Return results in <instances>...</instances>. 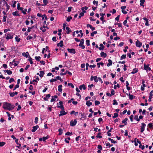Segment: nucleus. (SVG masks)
Returning <instances> with one entry per match:
<instances>
[{
	"label": "nucleus",
	"mask_w": 153,
	"mask_h": 153,
	"mask_svg": "<svg viewBox=\"0 0 153 153\" xmlns=\"http://www.w3.org/2000/svg\"><path fill=\"white\" fill-rule=\"evenodd\" d=\"M14 107L15 106L14 105H11L10 103H8L7 102L3 103V108L5 109L11 111L13 109Z\"/></svg>",
	"instance_id": "1"
},
{
	"label": "nucleus",
	"mask_w": 153,
	"mask_h": 153,
	"mask_svg": "<svg viewBox=\"0 0 153 153\" xmlns=\"http://www.w3.org/2000/svg\"><path fill=\"white\" fill-rule=\"evenodd\" d=\"M49 138V135H48L46 137H44L42 138H40L39 139V141H43L45 142L46 140Z\"/></svg>",
	"instance_id": "2"
},
{
	"label": "nucleus",
	"mask_w": 153,
	"mask_h": 153,
	"mask_svg": "<svg viewBox=\"0 0 153 153\" xmlns=\"http://www.w3.org/2000/svg\"><path fill=\"white\" fill-rule=\"evenodd\" d=\"M77 123V121L76 119L73 120H71L70 122V125L72 126H74Z\"/></svg>",
	"instance_id": "3"
},
{
	"label": "nucleus",
	"mask_w": 153,
	"mask_h": 153,
	"mask_svg": "<svg viewBox=\"0 0 153 153\" xmlns=\"http://www.w3.org/2000/svg\"><path fill=\"white\" fill-rule=\"evenodd\" d=\"M149 65L144 64V69L147 71L148 70L150 71L151 70V68L149 67Z\"/></svg>",
	"instance_id": "4"
},
{
	"label": "nucleus",
	"mask_w": 153,
	"mask_h": 153,
	"mask_svg": "<svg viewBox=\"0 0 153 153\" xmlns=\"http://www.w3.org/2000/svg\"><path fill=\"white\" fill-rule=\"evenodd\" d=\"M136 46L137 47H140L142 46V43L140 42V41L137 40L135 43Z\"/></svg>",
	"instance_id": "5"
},
{
	"label": "nucleus",
	"mask_w": 153,
	"mask_h": 153,
	"mask_svg": "<svg viewBox=\"0 0 153 153\" xmlns=\"http://www.w3.org/2000/svg\"><path fill=\"white\" fill-rule=\"evenodd\" d=\"M142 126L140 128V132H143L144 130V128L146 126V125L144 123H141Z\"/></svg>",
	"instance_id": "6"
},
{
	"label": "nucleus",
	"mask_w": 153,
	"mask_h": 153,
	"mask_svg": "<svg viewBox=\"0 0 153 153\" xmlns=\"http://www.w3.org/2000/svg\"><path fill=\"white\" fill-rule=\"evenodd\" d=\"M67 50L68 52L71 53L75 54L76 53L75 50L74 48H68Z\"/></svg>",
	"instance_id": "7"
},
{
	"label": "nucleus",
	"mask_w": 153,
	"mask_h": 153,
	"mask_svg": "<svg viewBox=\"0 0 153 153\" xmlns=\"http://www.w3.org/2000/svg\"><path fill=\"white\" fill-rule=\"evenodd\" d=\"M126 7V6H122L121 7V9H122V12L123 14H126L127 13V11H124V10H125V9Z\"/></svg>",
	"instance_id": "8"
},
{
	"label": "nucleus",
	"mask_w": 153,
	"mask_h": 153,
	"mask_svg": "<svg viewBox=\"0 0 153 153\" xmlns=\"http://www.w3.org/2000/svg\"><path fill=\"white\" fill-rule=\"evenodd\" d=\"M142 85L141 87V90L143 91L144 90V87H146V85L145 84V81L144 80H142Z\"/></svg>",
	"instance_id": "9"
},
{
	"label": "nucleus",
	"mask_w": 153,
	"mask_h": 153,
	"mask_svg": "<svg viewBox=\"0 0 153 153\" xmlns=\"http://www.w3.org/2000/svg\"><path fill=\"white\" fill-rule=\"evenodd\" d=\"M39 126L38 125H36L35 126H34L32 127L33 129H32L31 131L33 132H35L37 130V129L39 128Z\"/></svg>",
	"instance_id": "10"
},
{
	"label": "nucleus",
	"mask_w": 153,
	"mask_h": 153,
	"mask_svg": "<svg viewBox=\"0 0 153 153\" xmlns=\"http://www.w3.org/2000/svg\"><path fill=\"white\" fill-rule=\"evenodd\" d=\"M67 113L65 112V111H60V114L59 115V117L64 115L67 114Z\"/></svg>",
	"instance_id": "11"
},
{
	"label": "nucleus",
	"mask_w": 153,
	"mask_h": 153,
	"mask_svg": "<svg viewBox=\"0 0 153 153\" xmlns=\"http://www.w3.org/2000/svg\"><path fill=\"white\" fill-rule=\"evenodd\" d=\"M4 72L7 73L8 75H10L12 74V72L10 70H3Z\"/></svg>",
	"instance_id": "12"
},
{
	"label": "nucleus",
	"mask_w": 153,
	"mask_h": 153,
	"mask_svg": "<svg viewBox=\"0 0 153 153\" xmlns=\"http://www.w3.org/2000/svg\"><path fill=\"white\" fill-rule=\"evenodd\" d=\"M22 55L26 58L28 57V56H29V54L27 52L26 53H22Z\"/></svg>",
	"instance_id": "13"
},
{
	"label": "nucleus",
	"mask_w": 153,
	"mask_h": 153,
	"mask_svg": "<svg viewBox=\"0 0 153 153\" xmlns=\"http://www.w3.org/2000/svg\"><path fill=\"white\" fill-rule=\"evenodd\" d=\"M100 54L101 57L104 58L106 57L107 56V54L103 52H101Z\"/></svg>",
	"instance_id": "14"
},
{
	"label": "nucleus",
	"mask_w": 153,
	"mask_h": 153,
	"mask_svg": "<svg viewBox=\"0 0 153 153\" xmlns=\"http://www.w3.org/2000/svg\"><path fill=\"white\" fill-rule=\"evenodd\" d=\"M63 41L62 40H61L60 41L59 43L57 44V45L58 47L60 46L61 47H62L63 46Z\"/></svg>",
	"instance_id": "15"
},
{
	"label": "nucleus",
	"mask_w": 153,
	"mask_h": 153,
	"mask_svg": "<svg viewBox=\"0 0 153 153\" xmlns=\"http://www.w3.org/2000/svg\"><path fill=\"white\" fill-rule=\"evenodd\" d=\"M87 27H89L91 29L92 31H93L95 30V28L93 27L90 24H88L86 25Z\"/></svg>",
	"instance_id": "16"
},
{
	"label": "nucleus",
	"mask_w": 153,
	"mask_h": 153,
	"mask_svg": "<svg viewBox=\"0 0 153 153\" xmlns=\"http://www.w3.org/2000/svg\"><path fill=\"white\" fill-rule=\"evenodd\" d=\"M58 98V96L56 95H55L54 96H52V98L51 100V102H53L55 101L56 100L55 98Z\"/></svg>",
	"instance_id": "17"
},
{
	"label": "nucleus",
	"mask_w": 153,
	"mask_h": 153,
	"mask_svg": "<svg viewBox=\"0 0 153 153\" xmlns=\"http://www.w3.org/2000/svg\"><path fill=\"white\" fill-rule=\"evenodd\" d=\"M13 38V36L11 35L10 34H8L6 37V39H11Z\"/></svg>",
	"instance_id": "18"
},
{
	"label": "nucleus",
	"mask_w": 153,
	"mask_h": 153,
	"mask_svg": "<svg viewBox=\"0 0 153 153\" xmlns=\"http://www.w3.org/2000/svg\"><path fill=\"white\" fill-rule=\"evenodd\" d=\"M51 97V94H48L46 95V97L44 98L43 99L45 101H47L48 100V98Z\"/></svg>",
	"instance_id": "19"
},
{
	"label": "nucleus",
	"mask_w": 153,
	"mask_h": 153,
	"mask_svg": "<svg viewBox=\"0 0 153 153\" xmlns=\"http://www.w3.org/2000/svg\"><path fill=\"white\" fill-rule=\"evenodd\" d=\"M17 9L18 10H20L21 11L24 9L23 7H20V4L19 3H18L17 4Z\"/></svg>",
	"instance_id": "20"
},
{
	"label": "nucleus",
	"mask_w": 153,
	"mask_h": 153,
	"mask_svg": "<svg viewBox=\"0 0 153 153\" xmlns=\"http://www.w3.org/2000/svg\"><path fill=\"white\" fill-rule=\"evenodd\" d=\"M100 15L101 16V17L100 18V20L101 21H103L104 19V16L105 15V14L103 13H100Z\"/></svg>",
	"instance_id": "21"
},
{
	"label": "nucleus",
	"mask_w": 153,
	"mask_h": 153,
	"mask_svg": "<svg viewBox=\"0 0 153 153\" xmlns=\"http://www.w3.org/2000/svg\"><path fill=\"white\" fill-rule=\"evenodd\" d=\"M79 88L80 90H82V88H83L84 90H85L86 89V87H85L84 84H83L82 85H80Z\"/></svg>",
	"instance_id": "22"
},
{
	"label": "nucleus",
	"mask_w": 153,
	"mask_h": 153,
	"mask_svg": "<svg viewBox=\"0 0 153 153\" xmlns=\"http://www.w3.org/2000/svg\"><path fill=\"white\" fill-rule=\"evenodd\" d=\"M12 14L14 16H19L20 15L18 14V12L17 11H16L13 12L12 13Z\"/></svg>",
	"instance_id": "23"
},
{
	"label": "nucleus",
	"mask_w": 153,
	"mask_h": 153,
	"mask_svg": "<svg viewBox=\"0 0 153 153\" xmlns=\"http://www.w3.org/2000/svg\"><path fill=\"white\" fill-rule=\"evenodd\" d=\"M40 74H39V76L41 77H42L45 74V73L43 71H40Z\"/></svg>",
	"instance_id": "24"
},
{
	"label": "nucleus",
	"mask_w": 153,
	"mask_h": 153,
	"mask_svg": "<svg viewBox=\"0 0 153 153\" xmlns=\"http://www.w3.org/2000/svg\"><path fill=\"white\" fill-rule=\"evenodd\" d=\"M66 29L67 30L66 33L67 34H69L70 32H71V30L70 29L69 27H66Z\"/></svg>",
	"instance_id": "25"
},
{
	"label": "nucleus",
	"mask_w": 153,
	"mask_h": 153,
	"mask_svg": "<svg viewBox=\"0 0 153 153\" xmlns=\"http://www.w3.org/2000/svg\"><path fill=\"white\" fill-rule=\"evenodd\" d=\"M100 46L101 47L99 48V49L100 50H103L105 48V46L103 45L102 44H100Z\"/></svg>",
	"instance_id": "26"
},
{
	"label": "nucleus",
	"mask_w": 153,
	"mask_h": 153,
	"mask_svg": "<svg viewBox=\"0 0 153 153\" xmlns=\"http://www.w3.org/2000/svg\"><path fill=\"white\" fill-rule=\"evenodd\" d=\"M108 63L107 64V66L109 67L112 65V61L110 59L108 60Z\"/></svg>",
	"instance_id": "27"
},
{
	"label": "nucleus",
	"mask_w": 153,
	"mask_h": 153,
	"mask_svg": "<svg viewBox=\"0 0 153 153\" xmlns=\"http://www.w3.org/2000/svg\"><path fill=\"white\" fill-rule=\"evenodd\" d=\"M145 2V0H140V5L141 6L144 7V2Z\"/></svg>",
	"instance_id": "28"
},
{
	"label": "nucleus",
	"mask_w": 153,
	"mask_h": 153,
	"mask_svg": "<svg viewBox=\"0 0 153 153\" xmlns=\"http://www.w3.org/2000/svg\"><path fill=\"white\" fill-rule=\"evenodd\" d=\"M92 104V102H90L89 100L87 101L86 103V105L88 107H89L90 105H91Z\"/></svg>",
	"instance_id": "29"
},
{
	"label": "nucleus",
	"mask_w": 153,
	"mask_h": 153,
	"mask_svg": "<svg viewBox=\"0 0 153 153\" xmlns=\"http://www.w3.org/2000/svg\"><path fill=\"white\" fill-rule=\"evenodd\" d=\"M128 120V118H125L122 121V123H124L125 124L124 125H126L127 124V121Z\"/></svg>",
	"instance_id": "30"
},
{
	"label": "nucleus",
	"mask_w": 153,
	"mask_h": 153,
	"mask_svg": "<svg viewBox=\"0 0 153 153\" xmlns=\"http://www.w3.org/2000/svg\"><path fill=\"white\" fill-rule=\"evenodd\" d=\"M28 58H29V59H28V60L29 61L30 63L31 64H32L33 63V62L32 61V59L31 57L30 56H28Z\"/></svg>",
	"instance_id": "31"
},
{
	"label": "nucleus",
	"mask_w": 153,
	"mask_h": 153,
	"mask_svg": "<svg viewBox=\"0 0 153 153\" xmlns=\"http://www.w3.org/2000/svg\"><path fill=\"white\" fill-rule=\"evenodd\" d=\"M104 64L103 62H100L98 63L97 64V65L98 68H99L100 67V65H101L102 66H103L104 65Z\"/></svg>",
	"instance_id": "32"
},
{
	"label": "nucleus",
	"mask_w": 153,
	"mask_h": 153,
	"mask_svg": "<svg viewBox=\"0 0 153 153\" xmlns=\"http://www.w3.org/2000/svg\"><path fill=\"white\" fill-rule=\"evenodd\" d=\"M57 108H59L61 109V111H64V108L63 105H61V106H59L58 105L57 106Z\"/></svg>",
	"instance_id": "33"
},
{
	"label": "nucleus",
	"mask_w": 153,
	"mask_h": 153,
	"mask_svg": "<svg viewBox=\"0 0 153 153\" xmlns=\"http://www.w3.org/2000/svg\"><path fill=\"white\" fill-rule=\"evenodd\" d=\"M71 140V138L69 137H68L67 138H65V141L67 143H69V142L68 140Z\"/></svg>",
	"instance_id": "34"
},
{
	"label": "nucleus",
	"mask_w": 153,
	"mask_h": 153,
	"mask_svg": "<svg viewBox=\"0 0 153 153\" xmlns=\"http://www.w3.org/2000/svg\"><path fill=\"white\" fill-rule=\"evenodd\" d=\"M139 148L141 149L142 150H143L145 149V146L144 145H142L141 143L139 144Z\"/></svg>",
	"instance_id": "35"
},
{
	"label": "nucleus",
	"mask_w": 153,
	"mask_h": 153,
	"mask_svg": "<svg viewBox=\"0 0 153 153\" xmlns=\"http://www.w3.org/2000/svg\"><path fill=\"white\" fill-rule=\"evenodd\" d=\"M43 4L42 6H46L48 4V0H43Z\"/></svg>",
	"instance_id": "36"
},
{
	"label": "nucleus",
	"mask_w": 153,
	"mask_h": 153,
	"mask_svg": "<svg viewBox=\"0 0 153 153\" xmlns=\"http://www.w3.org/2000/svg\"><path fill=\"white\" fill-rule=\"evenodd\" d=\"M58 131L59 132V135H61L62 134V129L61 128H59L58 130Z\"/></svg>",
	"instance_id": "37"
},
{
	"label": "nucleus",
	"mask_w": 153,
	"mask_h": 153,
	"mask_svg": "<svg viewBox=\"0 0 153 153\" xmlns=\"http://www.w3.org/2000/svg\"><path fill=\"white\" fill-rule=\"evenodd\" d=\"M81 115L82 117L80 119H81L82 118H84V119H86V117L84 113H81Z\"/></svg>",
	"instance_id": "38"
},
{
	"label": "nucleus",
	"mask_w": 153,
	"mask_h": 153,
	"mask_svg": "<svg viewBox=\"0 0 153 153\" xmlns=\"http://www.w3.org/2000/svg\"><path fill=\"white\" fill-rule=\"evenodd\" d=\"M35 58L37 61L39 62L40 61L39 59L41 58V57L40 56H36Z\"/></svg>",
	"instance_id": "39"
},
{
	"label": "nucleus",
	"mask_w": 153,
	"mask_h": 153,
	"mask_svg": "<svg viewBox=\"0 0 153 153\" xmlns=\"http://www.w3.org/2000/svg\"><path fill=\"white\" fill-rule=\"evenodd\" d=\"M72 17L71 16H69L67 18L66 21L68 22H69L71 21V20L72 19Z\"/></svg>",
	"instance_id": "40"
},
{
	"label": "nucleus",
	"mask_w": 153,
	"mask_h": 153,
	"mask_svg": "<svg viewBox=\"0 0 153 153\" xmlns=\"http://www.w3.org/2000/svg\"><path fill=\"white\" fill-rule=\"evenodd\" d=\"M97 31H94V32H92L91 33V36L92 37H93L94 36V34H97Z\"/></svg>",
	"instance_id": "41"
},
{
	"label": "nucleus",
	"mask_w": 153,
	"mask_h": 153,
	"mask_svg": "<svg viewBox=\"0 0 153 153\" xmlns=\"http://www.w3.org/2000/svg\"><path fill=\"white\" fill-rule=\"evenodd\" d=\"M101 134V132H99V133H98L97 135L96 136V137L97 138H102V137L100 135Z\"/></svg>",
	"instance_id": "42"
},
{
	"label": "nucleus",
	"mask_w": 153,
	"mask_h": 153,
	"mask_svg": "<svg viewBox=\"0 0 153 153\" xmlns=\"http://www.w3.org/2000/svg\"><path fill=\"white\" fill-rule=\"evenodd\" d=\"M127 22V20L126 19L125 20L124 22H123V24L125 26H126L127 27H128V25H127L126 24Z\"/></svg>",
	"instance_id": "43"
},
{
	"label": "nucleus",
	"mask_w": 153,
	"mask_h": 153,
	"mask_svg": "<svg viewBox=\"0 0 153 153\" xmlns=\"http://www.w3.org/2000/svg\"><path fill=\"white\" fill-rule=\"evenodd\" d=\"M126 54H123L121 56V58H120V60H122V59H125L126 58Z\"/></svg>",
	"instance_id": "44"
},
{
	"label": "nucleus",
	"mask_w": 153,
	"mask_h": 153,
	"mask_svg": "<svg viewBox=\"0 0 153 153\" xmlns=\"http://www.w3.org/2000/svg\"><path fill=\"white\" fill-rule=\"evenodd\" d=\"M118 114L117 113H115L114 114V116H113L112 117L113 118H115L118 117Z\"/></svg>",
	"instance_id": "45"
},
{
	"label": "nucleus",
	"mask_w": 153,
	"mask_h": 153,
	"mask_svg": "<svg viewBox=\"0 0 153 153\" xmlns=\"http://www.w3.org/2000/svg\"><path fill=\"white\" fill-rule=\"evenodd\" d=\"M153 93V90L152 91L149 93V98L152 99V96H153V94H152V93Z\"/></svg>",
	"instance_id": "46"
},
{
	"label": "nucleus",
	"mask_w": 153,
	"mask_h": 153,
	"mask_svg": "<svg viewBox=\"0 0 153 153\" xmlns=\"http://www.w3.org/2000/svg\"><path fill=\"white\" fill-rule=\"evenodd\" d=\"M86 45L88 46H89L90 45V41L88 39H87L86 41Z\"/></svg>",
	"instance_id": "47"
},
{
	"label": "nucleus",
	"mask_w": 153,
	"mask_h": 153,
	"mask_svg": "<svg viewBox=\"0 0 153 153\" xmlns=\"http://www.w3.org/2000/svg\"><path fill=\"white\" fill-rule=\"evenodd\" d=\"M16 41L17 42H19L20 40V39L17 36H16L15 37Z\"/></svg>",
	"instance_id": "48"
},
{
	"label": "nucleus",
	"mask_w": 153,
	"mask_h": 153,
	"mask_svg": "<svg viewBox=\"0 0 153 153\" xmlns=\"http://www.w3.org/2000/svg\"><path fill=\"white\" fill-rule=\"evenodd\" d=\"M84 13H81L79 14V16L78 18L79 19H80L81 18V17L83 16L84 15Z\"/></svg>",
	"instance_id": "49"
},
{
	"label": "nucleus",
	"mask_w": 153,
	"mask_h": 153,
	"mask_svg": "<svg viewBox=\"0 0 153 153\" xmlns=\"http://www.w3.org/2000/svg\"><path fill=\"white\" fill-rule=\"evenodd\" d=\"M38 120L39 118L38 117H36L35 118L34 122L36 124H37V123Z\"/></svg>",
	"instance_id": "50"
},
{
	"label": "nucleus",
	"mask_w": 153,
	"mask_h": 153,
	"mask_svg": "<svg viewBox=\"0 0 153 153\" xmlns=\"http://www.w3.org/2000/svg\"><path fill=\"white\" fill-rule=\"evenodd\" d=\"M84 39H82L80 41V43L79 45H83L84 43Z\"/></svg>",
	"instance_id": "51"
},
{
	"label": "nucleus",
	"mask_w": 153,
	"mask_h": 153,
	"mask_svg": "<svg viewBox=\"0 0 153 153\" xmlns=\"http://www.w3.org/2000/svg\"><path fill=\"white\" fill-rule=\"evenodd\" d=\"M5 144V143L4 142H0V147L4 146Z\"/></svg>",
	"instance_id": "52"
},
{
	"label": "nucleus",
	"mask_w": 153,
	"mask_h": 153,
	"mask_svg": "<svg viewBox=\"0 0 153 153\" xmlns=\"http://www.w3.org/2000/svg\"><path fill=\"white\" fill-rule=\"evenodd\" d=\"M113 104L114 105H117L118 104V103L116 100H113Z\"/></svg>",
	"instance_id": "53"
},
{
	"label": "nucleus",
	"mask_w": 153,
	"mask_h": 153,
	"mask_svg": "<svg viewBox=\"0 0 153 153\" xmlns=\"http://www.w3.org/2000/svg\"><path fill=\"white\" fill-rule=\"evenodd\" d=\"M68 86H71L72 88H74V85L71 83H68Z\"/></svg>",
	"instance_id": "54"
},
{
	"label": "nucleus",
	"mask_w": 153,
	"mask_h": 153,
	"mask_svg": "<svg viewBox=\"0 0 153 153\" xmlns=\"http://www.w3.org/2000/svg\"><path fill=\"white\" fill-rule=\"evenodd\" d=\"M97 76H94V79L95 82H97L98 81V79H97Z\"/></svg>",
	"instance_id": "55"
},
{
	"label": "nucleus",
	"mask_w": 153,
	"mask_h": 153,
	"mask_svg": "<svg viewBox=\"0 0 153 153\" xmlns=\"http://www.w3.org/2000/svg\"><path fill=\"white\" fill-rule=\"evenodd\" d=\"M19 85H18L17 84L14 87V89H13V91H14V90H15L16 88H19Z\"/></svg>",
	"instance_id": "56"
},
{
	"label": "nucleus",
	"mask_w": 153,
	"mask_h": 153,
	"mask_svg": "<svg viewBox=\"0 0 153 153\" xmlns=\"http://www.w3.org/2000/svg\"><path fill=\"white\" fill-rule=\"evenodd\" d=\"M27 11V9H25L24 10H23L21 11H22V13L24 14L25 15L26 14V12Z\"/></svg>",
	"instance_id": "57"
},
{
	"label": "nucleus",
	"mask_w": 153,
	"mask_h": 153,
	"mask_svg": "<svg viewBox=\"0 0 153 153\" xmlns=\"http://www.w3.org/2000/svg\"><path fill=\"white\" fill-rule=\"evenodd\" d=\"M100 104V101H97V100H96L95 101V105H99Z\"/></svg>",
	"instance_id": "58"
},
{
	"label": "nucleus",
	"mask_w": 153,
	"mask_h": 153,
	"mask_svg": "<svg viewBox=\"0 0 153 153\" xmlns=\"http://www.w3.org/2000/svg\"><path fill=\"white\" fill-rule=\"evenodd\" d=\"M129 99L131 100H132L133 99V95H131L130 94H129Z\"/></svg>",
	"instance_id": "59"
},
{
	"label": "nucleus",
	"mask_w": 153,
	"mask_h": 153,
	"mask_svg": "<svg viewBox=\"0 0 153 153\" xmlns=\"http://www.w3.org/2000/svg\"><path fill=\"white\" fill-rule=\"evenodd\" d=\"M134 119L136 120L138 122L140 121V119L138 118V116L137 115L134 116Z\"/></svg>",
	"instance_id": "60"
},
{
	"label": "nucleus",
	"mask_w": 153,
	"mask_h": 153,
	"mask_svg": "<svg viewBox=\"0 0 153 153\" xmlns=\"http://www.w3.org/2000/svg\"><path fill=\"white\" fill-rule=\"evenodd\" d=\"M148 126L150 128H152L153 127V124L152 123H149L148 124Z\"/></svg>",
	"instance_id": "61"
},
{
	"label": "nucleus",
	"mask_w": 153,
	"mask_h": 153,
	"mask_svg": "<svg viewBox=\"0 0 153 153\" xmlns=\"http://www.w3.org/2000/svg\"><path fill=\"white\" fill-rule=\"evenodd\" d=\"M33 38V37L30 36H28L27 38L26 39L27 40L31 39Z\"/></svg>",
	"instance_id": "62"
},
{
	"label": "nucleus",
	"mask_w": 153,
	"mask_h": 153,
	"mask_svg": "<svg viewBox=\"0 0 153 153\" xmlns=\"http://www.w3.org/2000/svg\"><path fill=\"white\" fill-rule=\"evenodd\" d=\"M10 96L11 97H13L15 96L14 92H11L9 93Z\"/></svg>",
	"instance_id": "63"
},
{
	"label": "nucleus",
	"mask_w": 153,
	"mask_h": 153,
	"mask_svg": "<svg viewBox=\"0 0 153 153\" xmlns=\"http://www.w3.org/2000/svg\"><path fill=\"white\" fill-rule=\"evenodd\" d=\"M14 80L13 78H11L9 80V82L11 83L12 82H14Z\"/></svg>",
	"instance_id": "64"
}]
</instances>
